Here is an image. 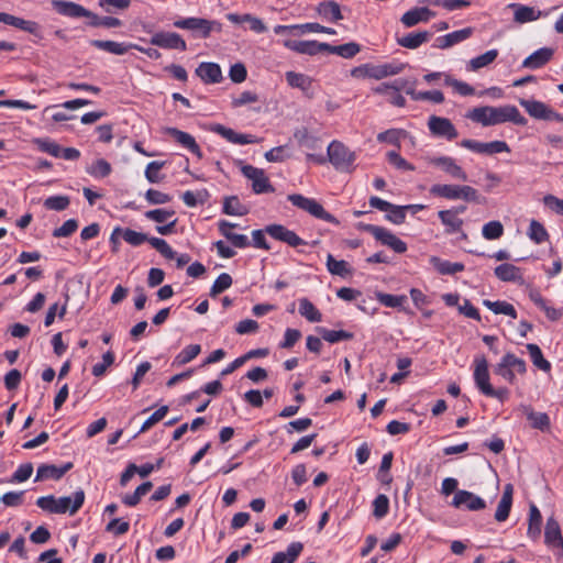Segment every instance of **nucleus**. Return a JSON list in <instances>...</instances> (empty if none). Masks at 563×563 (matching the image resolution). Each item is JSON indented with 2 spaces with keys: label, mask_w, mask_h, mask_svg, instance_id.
Listing matches in <instances>:
<instances>
[{
  "label": "nucleus",
  "mask_w": 563,
  "mask_h": 563,
  "mask_svg": "<svg viewBox=\"0 0 563 563\" xmlns=\"http://www.w3.org/2000/svg\"><path fill=\"white\" fill-rule=\"evenodd\" d=\"M466 118L483 126L497 125L506 122H511L517 125L527 124V119L511 104L501 107H476L466 113Z\"/></svg>",
  "instance_id": "nucleus-1"
},
{
  "label": "nucleus",
  "mask_w": 563,
  "mask_h": 563,
  "mask_svg": "<svg viewBox=\"0 0 563 563\" xmlns=\"http://www.w3.org/2000/svg\"><path fill=\"white\" fill-rule=\"evenodd\" d=\"M306 158L319 165L330 162L336 170L351 172L355 162V153L342 142L332 141L327 148V157L322 154L307 153Z\"/></svg>",
  "instance_id": "nucleus-2"
},
{
  "label": "nucleus",
  "mask_w": 563,
  "mask_h": 563,
  "mask_svg": "<svg viewBox=\"0 0 563 563\" xmlns=\"http://www.w3.org/2000/svg\"><path fill=\"white\" fill-rule=\"evenodd\" d=\"M264 232H266L271 238L284 242L291 247H298L308 244L295 231H291L282 224H269L265 228L264 231L254 230L252 232L254 246L257 249L269 250V245L266 242Z\"/></svg>",
  "instance_id": "nucleus-3"
},
{
  "label": "nucleus",
  "mask_w": 563,
  "mask_h": 563,
  "mask_svg": "<svg viewBox=\"0 0 563 563\" xmlns=\"http://www.w3.org/2000/svg\"><path fill=\"white\" fill-rule=\"evenodd\" d=\"M85 501V492L79 489L74 493L73 497L63 496L55 498L53 495H47L37 498L36 505L42 510L49 514H66L75 515Z\"/></svg>",
  "instance_id": "nucleus-4"
},
{
  "label": "nucleus",
  "mask_w": 563,
  "mask_h": 563,
  "mask_svg": "<svg viewBox=\"0 0 563 563\" xmlns=\"http://www.w3.org/2000/svg\"><path fill=\"white\" fill-rule=\"evenodd\" d=\"M174 26L181 30L192 32V36L197 38H208L212 32H221L222 24L216 20L203 18H184L174 22Z\"/></svg>",
  "instance_id": "nucleus-5"
},
{
  "label": "nucleus",
  "mask_w": 563,
  "mask_h": 563,
  "mask_svg": "<svg viewBox=\"0 0 563 563\" xmlns=\"http://www.w3.org/2000/svg\"><path fill=\"white\" fill-rule=\"evenodd\" d=\"M122 239L132 246H140L148 242L165 258L174 260L175 251L161 238H148L145 233L136 232L130 228H121Z\"/></svg>",
  "instance_id": "nucleus-6"
},
{
  "label": "nucleus",
  "mask_w": 563,
  "mask_h": 563,
  "mask_svg": "<svg viewBox=\"0 0 563 563\" xmlns=\"http://www.w3.org/2000/svg\"><path fill=\"white\" fill-rule=\"evenodd\" d=\"M288 200L297 208L308 212L317 219L324 220L330 223L336 222L335 218L327 212L321 203L313 198H307L300 194H292L288 196Z\"/></svg>",
  "instance_id": "nucleus-7"
},
{
  "label": "nucleus",
  "mask_w": 563,
  "mask_h": 563,
  "mask_svg": "<svg viewBox=\"0 0 563 563\" xmlns=\"http://www.w3.org/2000/svg\"><path fill=\"white\" fill-rule=\"evenodd\" d=\"M460 145L474 153L493 155L503 152H510L508 144L505 141L479 142L476 140L465 139L462 140Z\"/></svg>",
  "instance_id": "nucleus-8"
},
{
  "label": "nucleus",
  "mask_w": 563,
  "mask_h": 563,
  "mask_svg": "<svg viewBox=\"0 0 563 563\" xmlns=\"http://www.w3.org/2000/svg\"><path fill=\"white\" fill-rule=\"evenodd\" d=\"M242 174L252 180V189L255 194L273 192L274 187L271 185L268 177L263 169L252 165H245L241 169Z\"/></svg>",
  "instance_id": "nucleus-9"
},
{
  "label": "nucleus",
  "mask_w": 563,
  "mask_h": 563,
  "mask_svg": "<svg viewBox=\"0 0 563 563\" xmlns=\"http://www.w3.org/2000/svg\"><path fill=\"white\" fill-rule=\"evenodd\" d=\"M428 128L432 135L452 141L459 133L454 124L446 118L431 115L428 119Z\"/></svg>",
  "instance_id": "nucleus-10"
},
{
  "label": "nucleus",
  "mask_w": 563,
  "mask_h": 563,
  "mask_svg": "<svg viewBox=\"0 0 563 563\" xmlns=\"http://www.w3.org/2000/svg\"><path fill=\"white\" fill-rule=\"evenodd\" d=\"M544 542L559 556H563V537L560 525L554 517H549L545 523Z\"/></svg>",
  "instance_id": "nucleus-11"
},
{
  "label": "nucleus",
  "mask_w": 563,
  "mask_h": 563,
  "mask_svg": "<svg viewBox=\"0 0 563 563\" xmlns=\"http://www.w3.org/2000/svg\"><path fill=\"white\" fill-rule=\"evenodd\" d=\"M150 42L152 45L166 49H187L185 40L174 32H157L151 37Z\"/></svg>",
  "instance_id": "nucleus-12"
},
{
  "label": "nucleus",
  "mask_w": 563,
  "mask_h": 563,
  "mask_svg": "<svg viewBox=\"0 0 563 563\" xmlns=\"http://www.w3.org/2000/svg\"><path fill=\"white\" fill-rule=\"evenodd\" d=\"M284 46L288 49L296 52L298 54H305V55H317L322 52H327V48H329L328 43H320L318 41L311 40V41H295V40H285Z\"/></svg>",
  "instance_id": "nucleus-13"
},
{
  "label": "nucleus",
  "mask_w": 563,
  "mask_h": 563,
  "mask_svg": "<svg viewBox=\"0 0 563 563\" xmlns=\"http://www.w3.org/2000/svg\"><path fill=\"white\" fill-rule=\"evenodd\" d=\"M451 505L455 508L465 507L467 510L477 511L486 507L483 498L468 490H457L452 499Z\"/></svg>",
  "instance_id": "nucleus-14"
},
{
  "label": "nucleus",
  "mask_w": 563,
  "mask_h": 563,
  "mask_svg": "<svg viewBox=\"0 0 563 563\" xmlns=\"http://www.w3.org/2000/svg\"><path fill=\"white\" fill-rule=\"evenodd\" d=\"M474 382L478 390L484 395L490 387L488 362L485 356L474 358Z\"/></svg>",
  "instance_id": "nucleus-15"
},
{
  "label": "nucleus",
  "mask_w": 563,
  "mask_h": 563,
  "mask_svg": "<svg viewBox=\"0 0 563 563\" xmlns=\"http://www.w3.org/2000/svg\"><path fill=\"white\" fill-rule=\"evenodd\" d=\"M210 131L221 135L228 142L233 144L245 145L256 142V137L254 135L238 133L234 130L219 123L211 125Z\"/></svg>",
  "instance_id": "nucleus-16"
},
{
  "label": "nucleus",
  "mask_w": 563,
  "mask_h": 563,
  "mask_svg": "<svg viewBox=\"0 0 563 563\" xmlns=\"http://www.w3.org/2000/svg\"><path fill=\"white\" fill-rule=\"evenodd\" d=\"M430 163L434 166L440 167L443 172H445L455 179H460L463 181L467 180V175L464 172V169L456 164L454 158L450 156L433 157L430 159Z\"/></svg>",
  "instance_id": "nucleus-17"
},
{
  "label": "nucleus",
  "mask_w": 563,
  "mask_h": 563,
  "mask_svg": "<svg viewBox=\"0 0 563 563\" xmlns=\"http://www.w3.org/2000/svg\"><path fill=\"white\" fill-rule=\"evenodd\" d=\"M508 7L514 10V21L519 24L532 22L548 15V12L520 3H510Z\"/></svg>",
  "instance_id": "nucleus-18"
},
{
  "label": "nucleus",
  "mask_w": 563,
  "mask_h": 563,
  "mask_svg": "<svg viewBox=\"0 0 563 563\" xmlns=\"http://www.w3.org/2000/svg\"><path fill=\"white\" fill-rule=\"evenodd\" d=\"M165 133L172 136L178 144L190 151L198 158L202 157L200 146L196 142L195 137L187 132L180 131L176 128H167Z\"/></svg>",
  "instance_id": "nucleus-19"
},
{
  "label": "nucleus",
  "mask_w": 563,
  "mask_h": 563,
  "mask_svg": "<svg viewBox=\"0 0 563 563\" xmlns=\"http://www.w3.org/2000/svg\"><path fill=\"white\" fill-rule=\"evenodd\" d=\"M435 16V12L431 11L427 7H416L407 12H405L400 22L406 27H412L420 22H428L430 19Z\"/></svg>",
  "instance_id": "nucleus-20"
},
{
  "label": "nucleus",
  "mask_w": 563,
  "mask_h": 563,
  "mask_svg": "<svg viewBox=\"0 0 563 563\" xmlns=\"http://www.w3.org/2000/svg\"><path fill=\"white\" fill-rule=\"evenodd\" d=\"M495 276L501 282H512L519 285L525 284L523 274L520 267L505 263L495 267Z\"/></svg>",
  "instance_id": "nucleus-21"
},
{
  "label": "nucleus",
  "mask_w": 563,
  "mask_h": 563,
  "mask_svg": "<svg viewBox=\"0 0 563 563\" xmlns=\"http://www.w3.org/2000/svg\"><path fill=\"white\" fill-rule=\"evenodd\" d=\"M554 55L551 47H541L529 55L523 62L522 67L528 69H539L548 64Z\"/></svg>",
  "instance_id": "nucleus-22"
},
{
  "label": "nucleus",
  "mask_w": 563,
  "mask_h": 563,
  "mask_svg": "<svg viewBox=\"0 0 563 563\" xmlns=\"http://www.w3.org/2000/svg\"><path fill=\"white\" fill-rule=\"evenodd\" d=\"M71 467L73 463L70 462L64 464L60 467L51 464H42L37 467L35 482L51 478L57 481L62 478Z\"/></svg>",
  "instance_id": "nucleus-23"
},
{
  "label": "nucleus",
  "mask_w": 563,
  "mask_h": 563,
  "mask_svg": "<svg viewBox=\"0 0 563 563\" xmlns=\"http://www.w3.org/2000/svg\"><path fill=\"white\" fill-rule=\"evenodd\" d=\"M0 22L25 31L33 35H38L40 25L35 21L24 20L9 13L0 12Z\"/></svg>",
  "instance_id": "nucleus-24"
},
{
  "label": "nucleus",
  "mask_w": 563,
  "mask_h": 563,
  "mask_svg": "<svg viewBox=\"0 0 563 563\" xmlns=\"http://www.w3.org/2000/svg\"><path fill=\"white\" fill-rule=\"evenodd\" d=\"M512 495H514V486L512 484H506L503 490L501 498L498 503L495 519L498 522H503L507 520L509 517L511 506H512Z\"/></svg>",
  "instance_id": "nucleus-25"
},
{
  "label": "nucleus",
  "mask_w": 563,
  "mask_h": 563,
  "mask_svg": "<svg viewBox=\"0 0 563 563\" xmlns=\"http://www.w3.org/2000/svg\"><path fill=\"white\" fill-rule=\"evenodd\" d=\"M52 5L58 14L64 16L82 18L87 14L86 8L73 1L53 0Z\"/></svg>",
  "instance_id": "nucleus-26"
},
{
  "label": "nucleus",
  "mask_w": 563,
  "mask_h": 563,
  "mask_svg": "<svg viewBox=\"0 0 563 563\" xmlns=\"http://www.w3.org/2000/svg\"><path fill=\"white\" fill-rule=\"evenodd\" d=\"M197 76L206 84H217L222 79V71L216 63H201L196 68Z\"/></svg>",
  "instance_id": "nucleus-27"
},
{
  "label": "nucleus",
  "mask_w": 563,
  "mask_h": 563,
  "mask_svg": "<svg viewBox=\"0 0 563 563\" xmlns=\"http://www.w3.org/2000/svg\"><path fill=\"white\" fill-rule=\"evenodd\" d=\"M432 34L428 31L408 33L401 37H397V44L401 47L416 49L427 43Z\"/></svg>",
  "instance_id": "nucleus-28"
},
{
  "label": "nucleus",
  "mask_w": 563,
  "mask_h": 563,
  "mask_svg": "<svg viewBox=\"0 0 563 563\" xmlns=\"http://www.w3.org/2000/svg\"><path fill=\"white\" fill-rule=\"evenodd\" d=\"M285 78H286L287 84L291 88H298L306 96L311 97V95L309 93V91L312 87V78L311 77H309L305 74H301V73H296V71L290 70V71H286Z\"/></svg>",
  "instance_id": "nucleus-29"
},
{
  "label": "nucleus",
  "mask_w": 563,
  "mask_h": 563,
  "mask_svg": "<svg viewBox=\"0 0 563 563\" xmlns=\"http://www.w3.org/2000/svg\"><path fill=\"white\" fill-rule=\"evenodd\" d=\"M542 516L539 508L534 505H530L529 518H528V530L527 536L537 541L541 537Z\"/></svg>",
  "instance_id": "nucleus-30"
},
{
  "label": "nucleus",
  "mask_w": 563,
  "mask_h": 563,
  "mask_svg": "<svg viewBox=\"0 0 563 563\" xmlns=\"http://www.w3.org/2000/svg\"><path fill=\"white\" fill-rule=\"evenodd\" d=\"M294 137L300 147L314 151L321 147V141L318 136L311 134L307 128L302 126L294 132Z\"/></svg>",
  "instance_id": "nucleus-31"
},
{
  "label": "nucleus",
  "mask_w": 563,
  "mask_h": 563,
  "mask_svg": "<svg viewBox=\"0 0 563 563\" xmlns=\"http://www.w3.org/2000/svg\"><path fill=\"white\" fill-rule=\"evenodd\" d=\"M438 217L445 227V232L448 234L459 233L462 231L463 219L455 216V211L441 210L438 212Z\"/></svg>",
  "instance_id": "nucleus-32"
},
{
  "label": "nucleus",
  "mask_w": 563,
  "mask_h": 563,
  "mask_svg": "<svg viewBox=\"0 0 563 563\" xmlns=\"http://www.w3.org/2000/svg\"><path fill=\"white\" fill-rule=\"evenodd\" d=\"M317 12L328 21L336 22L343 19L340 4L336 1H323L317 7Z\"/></svg>",
  "instance_id": "nucleus-33"
},
{
  "label": "nucleus",
  "mask_w": 563,
  "mask_h": 563,
  "mask_svg": "<svg viewBox=\"0 0 563 563\" xmlns=\"http://www.w3.org/2000/svg\"><path fill=\"white\" fill-rule=\"evenodd\" d=\"M303 549L301 542H291L286 552H277L274 554L271 563H295Z\"/></svg>",
  "instance_id": "nucleus-34"
},
{
  "label": "nucleus",
  "mask_w": 563,
  "mask_h": 563,
  "mask_svg": "<svg viewBox=\"0 0 563 563\" xmlns=\"http://www.w3.org/2000/svg\"><path fill=\"white\" fill-rule=\"evenodd\" d=\"M519 103L533 119H545L549 106H547L544 102L538 100L520 99Z\"/></svg>",
  "instance_id": "nucleus-35"
},
{
  "label": "nucleus",
  "mask_w": 563,
  "mask_h": 563,
  "mask_svg": "<svg viewBox=\"0 0 563 563\" xmlns=\"http://www.w3.org/2000/svg\"><path fill=\"white\" fill-rule=\"evenodd\" d=\"M91 46L99 48L101 51L114 54V55H123L125 54L130 47L133 45H128L125 43H119L114 41H102V40H92L90 41Z\"/></svg>",
  "instance_id": "nucleus-36"
},
{
  "label": "nucleus",
  "mask_w": 563,
  "mask_h": 563,
  "mask_svg": "<svg viewBox=\"0 0 563 563\" xmlns=\"http://www.w3.org/2000/svg\"><path fill=\"white\" fill-rule=\"evenodd\" d=\"M223 213L242 217L249 213V207L243 205L236 196L225 197L223 200Z\"/></svg>",
  "instance_id": "nucleus-37"
},
{
  "label": "nucleus",
  "mask_w": 563,
  "mask_h": 563,
  "mask_svg": "<svg viewBox=\"0 0 563 563\" xmlns=\"http://www.w3.org/2000/svg\"><path fill=\"white\" fill-rule=\"evenodd\" d=\"M526 347L528 350L532 364L537 368L545 373H549L551 371V363L544 358L540 346L534 343H528Z\"/></svg>",
  "instance_id": "nucleus-38"
},
{
  "label": "nucleus",
  "mask_w": 563,
  "mask_h": 563,
  "mask_svg": "<svg viewBox=\"0 0 563 563\" xmlns=\"http://www.w3.org/2000/svg\"><path fill=\"white\" fill-rule=\"evenodd\" d=\"M405 91L411 97L412 100L416 101L429 100L433 103H442L444 101V95L440 90L417 91L412 87H405Z\"/></svg>",
  "instance_id": "nucleus-39"
},
{
  "label": "nucleus",
  "mask_w": 563,
  "mask_h": 563,
  "mask_svg": "<svg viewBox=\"0 0 563 563\" xmlns=\"http://www.w3.org/2000/svg\"><path fill=\"white\" fill-rule=\"evenodd\" d=\"M430 262L433 267L442 275H453L464 271V265L462 263L443 261L437 256L431 257Z\"/></svg>",
  "instance_id": "nucleus-40"
},
{
  "label": "nucleus",
  "mask_w": 563,
  "mask_h": 563,
  "mask_svg": "<svg viewBox=\"0 0 563 563\" xmlns=\"http://www.w3.org/2000/svg\"><path fill=\"white\" fill-rule=\"evenodd\" d=\"M321 338L329 343H338L341 341L352 340L354 334L345 330H330L327 328H317Z\"/></svg>",
  "instance_id": "nucleus-41"
},
{
  "label": "nucleus",
  "mask_w": 563,
  "mask_h": 563,
  "mask_svg": "<svg viewBox=\"0 0 563 563\" xmlns=\"http://www.w3.org/2000/svg\"><path fill=\"white\" fill-rule=\"evenodd\" d=\"M327 268L330 274L343 278L352 274V268L349 263L343 260H335L332 254H328L327 256Z\"/></svg>",
  "instance_id": "nucleus-42"
},
{
  "label": "nucleus",
  "mask_w": 563,
  "mask_h": 563,
  "mask_svg": "<svg viewBox=\"0 0 563 563\" xmlns=\"http://www.w3.org/2000/svg\"><path fill=\"white\" fill-rule=\"evenodd\" d=\"M483 303L486 308H488L490 311H493L496 314H505L512 319L517 318V311H516L515 307L507 301H503V300L492 301V300L486 299L483 301Z\"/></svg>",
  "instance_id": "nucleus-43"
},
{
  "label": "nucleus",
  "mask_w": 563,
  "mask_h": 563,
  "mask_svg": "<svg viewBox=\"0 0 563 563\" xmlns=\"http://www.w3.org/2000/svg\"><path fill=\"white\" fill-rule=\"evenodd\" d=\"M460 185L435 184L431 186L430 194L449 200L459 199Z\"/></svg>",
  "instance_id": "nucleus-44"
},
{
  "label": "nucleus",
  "mask_w": 563,
  "mask_h": 563,
  "mask_svg": "<svg viewBox=\"0 0 563 563\" xmlns=\"http://www.w3.org/2000/svg\"><path fill=\"white\" fill-rule=\"evenodd\" d=\"M299 313L310 322H320L322 319L321 312L307 298L299 300Z\"/></svg>",
  "instance_id": "nucleus-45"
},
{
  "label": "nucleus",
  "mask_w": 563,
  "mask_h": 563,
  "mask_svg": "<svg viewBox=\"0 0 563 563\" xmlns=\"http://www.w3.org/2000/svg\"><path fill=\"white\" fill-rule=\"evenodd\" d=\"M361 51V46L355 42L345 43L342 45H330L327 48L328 53L336 54L343 58H352Z\"/></svg>",
  "instance_id": "nucleus-46"
},
{
  "label": "nucleus",
  "mask_w": 563,
  "mask_h": 563,
  "mask_svg": "<svg viewBox=\"0 0 563 563\" xmlns=\"http://www.w3.org/2000/svg\"><path fill=\"white\" fill-rule=\"evenodd\" d=\"M209 198L207 189H200L197 191L187 190L183 194L181 199L187 207L194 208L198 205H203Z\"/></svg>",
  "instance_id": "nucleus-47"
},
{
  "label": "nucleus",
  "mask_w": 563,
  "mask_h": 563,
  "mask_svg": "<svg viewBox=\"0 0 563 563\" xmlns=\"http://www.w3.org/2000/svg\"><path fill=\"white\" fill-rule=\"evenodd\" d=\"M201 352V346L199 344H190L184 347L175 357L174 364L180 366L191 362L196 358Z\"/></svg>",
  "instance_id": "nucleus-48"
},
{
  "label": "nucleus",
  "mask_w": 563,
  "mask_h": 563,
  "mask_svg": "<svg viewBox=\"0 0 563 563\" xmlns=\"http://www.w3.org/2000/svg\"><path fill=\"white\" fill-rule=\"evenodd\" d=\"M497 56H498L497 49H489V51L485 52L484 54L472 58L468 63V69L475 71V70H478L479 68L488 66L497 58Z\"/></svg>",
  "instance_id": "nucleus-49"
},
{
  "label": "nucleus",
  "mask_w": 563,
  "mask_h": 563,
  "mask_svg": "<svg viewBox=\"0 0 563 563\" xmlns=\"http://www.w3.org/2000/svg\"><path fill=\"white\" fill-rule=\"evenodd\" d=\"M152 487L153 485L151 482H144L143 484L136 487L133 494L125 495L122 498L123 504L129 507L136 506L140 503L141 498L145 496L152 489Z\"/></svg>",
  "instance_id": "nucleus-50"
},
{
  "label": "nucleus",
  "mask_w": 563,
  "mask_h": 563,
  "mask_svg": "<svg viewBox=\"0 0 563 563\" xmlns=\"http://www.w3.org/2000/svg\"><path fill=\"white\" fill-rule=\"evenodd\" d=\"M33 143L41 152L47 153L54 157H60L62 155L60 145L48 137L34 139Z\"/></svg>",
  "instance_id": "nucleus-51"
},
{
  "label": "nucleus",
  "mask_w": 563,
  "mask_h": 563,
  "mask_svg": "<svg viewBox=\"0 0 563 563\" xmlns=\"http://www.w3.org/2000/svg\"><path fill=\"white\" fill-rule=\"evenodd\" d=\"M528 236L536 244H541L549 239V234L544 225L537 220H531Z\"/></svg>",
  "instance_id": "nucleus-52"
},
{
  "label": "nucleus",
  "mask_w": 563,
  "mask_h": 563,
  "mask_svg": "<svg viewBox=\"0 0 563 563\" xmlns=\"http://www.w3.org/2000/svg\"><path fill=\"white\" fill-rule=\"evenodd\" d=\"M360 228L368 233H371L377 241H379L383 245L388 244V241L390 240V235L393 234L391 231L387 230L386 228L378 227L375 224H360Z\"/></svg>",
  "instance_id": "nucleus-53"
},
{
  "label": "nucleus",
  "mask_w": 563,
  "mask_h": 563,
  "mask_svg": "<svg viewBox=\"0 0 563 563\" xmlns=\"http://www.w3.org/2000/svg\"><path fill=\"white\" fill-rule=\"evenodd\" d=\"M360 228L368 233H371L377 241H379L383 245L388 244V241L390 240V235L393 234L391 231L387 230L386 228L378 227L375 224H360Z\"/></svg>",
  "instance_id": "nucleus-54"
},
{
  "label": "nucleus",
  "mask_w": 563,
  "mask_h": 563,
  "mask_svg": "<svg viewBox=\"0 0 563 563\" xmlns=\"http://www.w3.org/2000/svg\"><path fill=\"white\" fill-rule=\"evenodd\" d=\"M407 132L401 129H389L377 134V141L380 143H389L396 146H400V139L405 137Z\"/></svg>",
  "instance_id": "nucleus-55"
},
{
  "label": "nucleus",
  "mask_w": 563,
  "mask_h": 563,
  "mask_svg": "<svg viewBox=\"0 0 563 563\" xmlns=\"http://www.w3.org/2000/svg\"><path fill=\"white\" fill-rule=\"evenodd\" d=\"M376 299L385 307L388 308H400L406 301L405 295H391L385 292H376Z\"/></svg>",
  "instance_id": "nucleus-56"
},
{
  "label": "nucleus",
  "mask_w": 563,
  "mask_h": 563,
  "mask_svg": "<svg viewBox=\"0 0 563 563\" xmlns=\"http://www.w3.org/2000/svg\"><path fill=\"white\" fill-rule=\"evenodd\" d=\"M112 168L110 163L103 158L93 162L88 168L87 173L97 178H104L110 175Z\"/></svg>",
  "instance_id": "nucleus-57"
},
{
  "label": "nucleus",
  "mask_w": 563,
  "mask_h": 563,
  "mask_svg": "<svg viewBox=\"0 0 563 563\" xmlns=\"http://www.w3.org/2000/svg\"><path fill=\"white\" fill-rule=\"evenodd\" d=\"M482 234L486 240H497L504 234V225L500 221L494 220L484 224Z\"/></svg>",
  "instance_id": "nucleus-58"
},
{
  "label": "nucleus",
  "mask_w": 563,
  "mask_h": 563,
  "mask_svg": "<svg viewBox=\"0 0 563 563\" xmlns=\"http://www.w3.org/2000/svg\"><path fill=\"white\" fill-rule=\"evenodd\" d=\"M495 374L501 376L508 383L514 384L516 380L515 373L512 372L507 353L501 357L499 363L494 368Z\"/></svg>",
  "instance_id": "nucleus-59"
},
{
  "label": "nucleus",
  "mask_w": 563,
  "mask_h": 563,
  "mask_svg": "<svg viewBox=\"0 0 563 563\" xmlns=\"http://www.w3.org/2000/svg\"><path fill=\"white\" fill-rule=\"evenodd\" d=\"M351 75L355 78H372L379 80L377 65L364 64L351 70Z\"/></svg>",
  "instance_id": "nucleus-60"
},
{
  "label": "nucleus",
  "mask_w": 563,
  "mask_h": 563,
  "mask_svg": "<svg viewBox=\"0 0 563 563\" xmlns=\"http://www.w3.org/2000/svg\"><path fill=\"white\" fill-rule=\"evenodd\" d=\"M70 199L68 196H51L44 200L47 210L63 211L68 208Z\"/></svg>",
  "instance_id": "nucleus-61"
},
{
  "label": "nucleus",
  "mask_w": 563,
  "mask_h": 563,
  "mask_svg": "<svg viewBox=\"0 0 563 563\" xmlns=\"http://www.w3.org/2000/svg\"><path fill=\"white\" fill-rule=\"evenodd\" d=\"M164 162L153 161L147 164L145 168V178L151 184H158L163 180V176L159 174L164 166Z\"/></svg>",
  "instance_id": "nucleus-62"
},
{
  "label": "nucleus",
  "mask_w": 563,
  "mask_h": 563,
  "mask_svg": "<svg viewBox=\"0 0 563 563\" xmlns=\"http://www.w3.org/2000/svg\"><path fill=\"white\" fill-rule=\"evenodd\" d=\"M232 277L228 273H222L218 276V278L214 280L213 285L210 289V296L216 297L219 294L223 292L232 285Z\"/></svg>",
  "instance_id": "nucleus-63"
},
{
  "label": "nucleus",
  "mask_w": 563,
  "mask_h": 563,
  "mask_svg": "<svg viewBox=\"0 0 563 563\" xmlns=\"http://www.w3.org/2000/svg\"><path fill=\"white\" fill-rule=\"evenodd\" d=\"M373 515L380 519L384 518L389 510V499L386 495L379 494L373 501Z\"/></svg>",
  "instance_id": "nucleus-64"
}]
</instances>
